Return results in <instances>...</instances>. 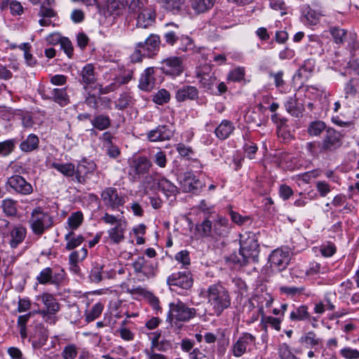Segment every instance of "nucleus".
Listing matches in <instances>:
<instances>
[{
	"instance_id": "1",
	"label": "nucleus",
	"mask_w": 359,
	"mask_h": 359,
	"mask_svg": "<svg viewBox=\"0 0 359 359\" xmlns=\"http://www.w3.org/2000/svg\"><path fill=\"white\" fill-rule=\"evenodd\" d=\"M208 303L212 315L219 316L230 307L231 299L229 290L221 283L210 285L207 290Z\"/></svg>"
},
{
	"instance_id": "2",
	"label": "nucleus",
	"mask_w": 359,
	"mask_h": 359,
	"mask_svg": "<svg viewBox=\"0 0 359 359\" xmlns=\"http://www.w3.org/2000/svg\"><path fill=\"white\" fill-rule=\"evenodd\" d=\"M160 36L151 34L144 41L135 44V50L130 55V61L133 63L140 62L144 57L154 58L160 51Z\"/></svg>"
},
{
	"instance_id": "3",
	"label": "nucleus",
	"mask_w": 359,
	"mask_h": 359,
	"mask_svg": "<svg viewBox=\"0 0 359 359\" xmlns=\"http://www.w3.org/2000/svg\"><path fill=\"white\" fill-rule=\"evenodd\" d=\"M259 245L255 233L246 232L240 235V255L244 256L250 262H259Z\"/></svg>"
},
{
	"instance_id": "4",
	"label": "nucleus",
	"mask_w": 359,
	"mask_h": 359,
	"mask_svg": "<svg viewBox=\"0 0 359 359\" xmlns=\"http://www.w3.org/2000/svg\"><path fill=\"white\" fill-rule=\"evenodd\" d=\"M156 67L158 72L165 76L175 79L184 71V58L180 56H170L161 60Z\"/></svg>"
},
{
	"instance_id": "5",
	"label": "nucleus",
	"mask_w": 359,
	"mask_h": 359,
	"mask_svg": "<svg viewBox=\"0 0 359 359\" xmlns=\"http://www.w3.org/2000/svg\"><path fill=\"white\" fill-rule=\"evenodd\" d=\"M31 215L30 227L33 233L38 236H41L53 225V217L43 212L40 208L34 209Z\"/></svg>"
},
{
	"instance_id": "6",
	"label": "nucleus",
	"mask_w": 359,
	"mask_h": 359,
	"mask_svg": "<svg viewBox=\"0 0 359 359\" xmlns=\"http://www.w3.org/2000/svg\"><path fill=\"white\" fill-rule=\"evenodd\" d=\"M170 310L167 316V321L171 323L174 319L180 322H188L196 315L194 308H189L181 301L177 303H170Z\"/></svg>"
},
{
	"instance_id": "7",
	"label": "nucleus",
	"mask_w": 359,
	"mask_h": 359,
	"mask_svg": "<svg viewBox=\"0 0 359 359\" xmlns=\"http://www.w3.org/2000/svg\"><path fill=\"white\" fill-rule=\"evenodd\" d=\"M344 134L333 128H327L321 142V149L325 154L335 152L343 144Z\"/></svg>"
},
{
	"instance_id": "8",
	"label": "nucleus",
	"mask_w": 359,
	"mask_h": 359,
	"mask_svg": "<svg viewBox=\"0 0 359 359\" xmlns=\"http://www.w3.org/2000/svg\"><path fill=\"white\" fill-rule=\"evenodd\" d=\"M66 278V272L63 269L53 270L50 267L42 269L36 276L37 282L41 285H53L60 287Z\"/></svg>"
},
{
	"instance_id": "9",
	"label": "nucleus",
	"mask_w": 359,
	"mask_h": 359,
	"mask_svg": "<svg viewBox=\"0 0 359 359\" xmlns=\"http://www.w3.org/2000/svg\"><path fill=\"white\" fill-rule=\"evenodd\" d=\"M126 194L120 192L113 187L105 188L101 193V198L104 205L111 210L118 209L126 203Z\"/></svg>"
},
{
	"instance_id": "10",
	"label": "nucleus",
	"mask_w": 359,
	"mask_h": 359,
	"mask_svg": "<svg viewBox=\"0 0 359 359\" xmlns=\"http://www.w3.org/2000/svg\"><path fill=\"white\" fill-rule=\"evenodd\" d=\"M152 163L146 156H140L133 159L130 164L128 176L131 182H138L141 177L149 172Z\"/></svg>"
},
{
	"instance_id": "11",
	"label": "nucleus",
	"mask_w": 359,
	"mask_h": 359,
	"mask_svg": "<svg viewBox=\"0 0 359 359\" xmlns=\"http://www.w3.org/2000/svg\"><path fill=\"white\" fill-rule=\"evenodd\" d=\"M167 284L172 287H178L184 290H189L194 284L191 272L189 270L172 273L167 278Z\"/></svg>"
},
{
	"instance_id": "12",
	"label": "nucleus",
	"mask_w": 359,
	"mask_h": 359,
	"mask_svg": "<svg viewBox=\"0 0 359 359\" xmlns=\"http://www.w3.org/2000/svg\"><path fill=\"white\" fill-rule=\"evenodd\" d=\"M182 191L187 193L198 194L204 184L198 179H196L193 172H185L179 177Z\"/></svg>"
},
{
	"instance_id": "13",
	"label": "nucleus",
	"mask_w": 359,
	"mask_h": 359,
	"mask_svg": "<svg viewBox=\"0 0 359 359\" xmlns=\"http://www.w3.org/2000/svg\"><path fill=\"white\" fill-rule=\"evenodd\" d=\"M255 341L256 337L252 334L248 332L242 333L236 342L232 345V354L237 358L241 357L248 351V350L250 351L248 347L250 345L255 344Z\"/></svg>"
},
{
	"instance_id": "14",
	"label": "nucleus",
	"mask_w": 359,
	"mask_h": 359,
	"mask_svg": "<svg viewBox=\"0 0 359 359\" xmlns=\"http://www.w3.org/2000/svg\"><path fill=\"white\" fill-rule=\"evenodd\" d=\"M158 72L156 67L146 68L140 76L138 88L145 92L151 91L158 80L156 78Z\"/></svg>"
},
{
	"instance_id": "15",
	"label": "nucleus",
	"mask_w": 359,
	"mask_h": 359,
	"mask_svg": "<svg viewBox=\"0 0 359 359\" xmlns=\"http://www.w3.org/2000/svg\"><path fill=\"white\" fill-rule=\"evenodd\" d=\"M48 339V330L45 326L39 323L30 331L29 340L34 349H39L46 344Z\"/></svg>"
},
{
	"instance_id": "16",
	"label": "nucleus",
	"mask_w": 359,
	"mask_h": 359,
	"mask_svg": "<svg viewBox=\"0 0 359 359\" xmlns=\"http://www.w3.org/2000/svg\"><path fill=\"white\" fill-rule=\"evenodd\" d=\"M7 184L14 191L22 195H29L33 192L32 184L19 175L10 177L7 180Z\"/></svg>"
},
{
	"instance_id": "17",
	"label": "nucleus",
	"mask_w": 359,
	"mask_h": 359,
	"mask_svg": "<svg viewBox=\"0 0 359 359\" xmlns=\"http://www.w3.org/2000/svg\"><path fill=\"white\" fill-rule=\"evenodd\" d=\"M96 168L97 165L93 161L83 158L75 167L76 180L79 183L85 184L87 175L93 173Z\"/></svg>"
},
{
	"instance_id": "18",
	"label": "nucleus",
	"mask_w": 359,
	"mask_h": 359,
	"mask_svg": "<svg viewBox=\"0 0 359 359\" xmlns=\"http://www.w3.org/2000/svg\"><path fill=\"white\" fill-rule=\"evenodd\" d=\"M269 262L271 267H276L279 271H281L289 264V253L280 249L274 250L269 256Z\"/></svg>"
},
{
	"instance_id": "19",
	"label": "nucleus",
	"mask_w": 359,
	"mask_h": 359,
	"mask_svg": "<svg viewBox=\"0 0 359 359\" xmlns=\"http://www.w3.org/2000/svg\"><path fill=\"white\" fill-rule=\"evenodd\" d=\"M134 18L136 19V26L137 27L147 28L156 22V14L155 10L149 6L146 9H143Z\"/></svg>"
},
{
	"instance_id": "20",
	"label": "nucleus",
	"mask_w": 359,
	"mask_h": 359,
	"mask_svg": "<svg viewBox=\"0 0 359 359\" xmlns=\"http://www.w3.org/2000/svg\"><path fill=\"white\" fill-rule=\"evenodd\" d=\"M198 90L196 87L189 85H183L175 91V97L177 102H182L187 100H197L198 98Z\"/></svg>"
},
{
	"instance_id": "21",
	"label": "nucleus",
	"mask_w": 359,
	"mask_h": 359,
	"mask_svg": "<svg viewBox=\"0 0 359 359\" xmlns=\"http://www.w3.org/2000/svg\"><path fill=\"white\" fill-rule=\"evenodd\" d=\"M231 229V224L228 219L217 216V219L212 223V238L217 239L227 236Z\"/></svg>"
},
{
	"instance_id": "22",
	"label": "nucleus",
	"mask_w": 359,
	"mask_h": 359,
	"mask_svg": "<svg viewBox=\"0 0 359 359\" xmlns=\"http://www.w3.org/2000/svg\"><path fill=\"white\" fill-rule=\"evenodd\" d=\"M133 267L135 273H141L147 278L154 276L155 274V268L153 264L144 257H139L133 263Z\"/></svg>"
},
{
	"instance_id": "23",
	"label": "nucleus",
	"mask_w": 359,
	"mask_h": 359,
	"mask_svg": "<svg viewBox=\"0 0 359 359\" xmlns=\"http://www.w3.org/2000/svg\"><path fill=\"white\" fill-rule=\"evenodd\" d=\"M79 81L83 85V88L87 90L88 86H91L96 82L95 74V67L92 64L85 65L79 73Z\"/></svg>"
},
{
	"instance_id": "24",
	"label": "nucleus",
	"mask_w": 359,
	"mask_h": 359,
	"mask_svg": "<svg viewBox=\"0 0 359 359\" xmlns=\"http://www.w3.org/2000/svg\"><path fill=\"white\" fill-rule=\"evenodd\" d=\"M167 29L163 34V39L166 44L170 46L177 45L181 35L179 26L174 23L167 24Z\"/></svg>"
},
{
	"instance_id": "25",
	"label": "nucleus",
	"mask_w": 359,
	"mask_h": 359,
	"mask_svg": "<svg viewBox=\"0 0 359 359\" xmlns=\"http://www.w3.org/2000/svg\"><path fill=\"white\" fill-rule=\"evenodd\" d=\"M48 93L47 98L52 100L61 107H65L70 102L67 88L50 89Z\"/></svg>"
},
{
	"instance_id": "26",
	"label": "nucleus",
	"mask_w": 359,
	"mask_h": 359,
	"mask_svg": "<svg viewBox=\"0 0 359 359\" xmlns=\"http://www.w3.org/2000/svg\"><path fill=\"white\" fill-rule=\"evenodd\" d=\"M235 126L233 123L229 120L224 119L215 129V136L220 140H224L229 137L233 133Z\"/></svg>"
},
{
	"instance_id": "27",
	"label": "nucleus",
	"mask_w": 359,
	"mask_h": 359,
	"mask_svg": "<svg viewBox=\"0 0 359 359\" xmlns=\"http://www.w3.org/2000/svg\"><path fill=\"white\" fill-rule=\"evenodd\" d=\"M40 298L45 306V308L39 311H49L48 313H57L60 310V304L53 296L48 292H43Z\"/></svg>"
},
{
	"instance_id": "28",
	"label": "nucleus",
	"mask_w": 359,
	"mask_h": 359,
	"mask_svg": "<svg viewBox=\"0 0 359 359\" xmlns=\"http://www.w3.org/2000/svg\"><path fill=\"white\" fill-rule=\"evenodd\" d=\"M172 133L167 126H158L156 129L148 133V139L151 142L170 140Z\"/></svg>"
},
{
	"instance_id": "29",
	"label": "nucleus",
	"mask_w": 359,
	"mask_h": 359,
	"mask_svg": "<svg viewBox=\"0 0 359 359\" xmlns=\"http://www.w3.org/2000/svg\"><path fill=\"white\" fill-rule=\"evenodd\" d=\"M126 226L127 222L123 221V222H118L114 227L108 230L109 238L114 243L118 244L124 240Z\"/></svg>"
},
{
	"instance_id": "30",
	"label": "nucleus",
	"mask_w": 359,
	"mask_h": 359,
	"mask_svg": "<svg viewBox=\"0 0 359 359\" xmlns=\"http://www.w3.org/2000/svg\"><path fill=\"white\" fill-rule=\"evenodd\" d=\"M39 137L34 133H31L22 141L19 147L22 152L30 153L39 149Z\"/></svg>"
},
{
	"instance_id": "31",
	"label": "nucleus",
	"mask_w": 359,
	"mask_h": 359,
	"mask_svg": "<svg viewBox=\"0 0 359 359\" xmlns=\"http://www.w3.org/2000/svg\"><path fill=\"white\" fill-rule=\"evenodd\" d=\"M285 107L286 111L294 117H299L304 110V105L297 100L295 95L287 98Z\"/></svg>"
},
{
	"instance_id": "32",
	"label": "nucleus",
	"mask_w": 359,
	"mask_h": 359,
	"mask_svg": "<svg viewBox=\"0 0 359 359\" xmlns=\"http://www.w3.org/2000/svg\"><path fill=\"white\" fill-rule=\"evenodd\" d=\"M27 229L22 225L15 226L11 231V239L10 245L12 248H15L19 244L23 242L26 237Z\"/></svg>"
},
{
	"instance_id": "33",
	"label": "nucleus",
	"mask_w": 359,
	"mask_h": 359,
	"mask_svg": "<svg viewBox=\"0 0 359 359\" xmlns=\"http://www.w3.org/2000/svg\"><path fill=\"white\" fill-rule=\"evenodd\" d=\"M290 319L294 322L310 320L311 315L309 312L308 306L303 304L294 307L290 313Z\"/></svg>"
},
{
	"instance_id": "34",
	"label": "nucleus",
	"mask_w": 359,
	"mask_h": 359,
	"mask_svg": "<svg viewBox=\"0 0 359 359\" xmlns=\"http://www.w3.org/2000/svg\"><path fill=\"white\" fill-rule=\"evenodd\" d=\"M196 76L199 79L201 86L207 90H211L217 81L215 73L211 72H205L204 71H200L197 73Z\"/></svg>"
},
{
	"instance_id": "35",
	"label": "nucleus",
	"mask_w": 359,
	"mask_h": 359,
	"mask_svg": "<svg viewBox=\"0 0 359 359\" xmlns=\"http://www.w3.org/2000/svg\"><path fill=\"white\" fill-rule=\"evenodd\" d=\"M216 0H190L191 8L198 14L210 11L215 5Z\"/></svg>"
},
{
	"instance_id": "36",
	"label": "nucleus",
	"mask_w": 359,
	"mask_h": 359,
	"mask_svg": "<svg viewBox=\"0 0 359 359\" xmlns=\"http://www.w3.org/2000/svg\"><path fill=\"white\" fill-rule=\"evenodd\" d=\"M279 290L281 294H285L287 297L290 298H295L302 294L306 295V297L310 295V292H306V288L304 286H281Z\"/></svg>"
},
{
	"instance_id": "37",
	"label": "nucleus",
	"mask_w": 359,
	"mask_h": 359,
	"mask_svg": "<svg viewBox=\"0 0 359 359\" xmlns=\"http://www.w3.org/2000/svg\"><path fill=\"white\" fill-rule=\"evenodd\" d=\"M65 240L67 241L65 249L69 251L81 245L85 241V238L82 235H78L76 236L75 233L70 231L65 234Z\"/></svg>"
},
{
	"instance_id": "38",
	"label": "nucleus",
	"mask_w": 359,
	"mask_h": 359,
	"mask_svg": "<svg viewBox=\"0 0 359 359\" xmlns=\"http://www.w3.org/2000/svg\"><path fill=\"white\" fill-rule=\"evenodd\" d=\"M158 188L167 196H176L178 194L177 187L165 177L160 179L157 183Z\"/></svg>"
},
{
	"instance_id": "39",
	"label": "nucleus",
	"mask_w": 359,
	"mask_h": 359,
	"mask_svg": "<svg viewBox=\"0 0 359 359\" xmlns=\"http://www.w3.org/2000/svg\"><path fill=\"white\" fill-rule=\"evenodd\" d=\"M90 123L94 128L99 130H104L110 127L111 121L109 116L97 114L90 119Z\"/></svg>"
},
{
	"instance_id": "40",
	"label": "nucleus",
	"mask_w": 359,
	"mask_h": 359,
	"mask_svg": "<svg viewBox=\"0 0 359 359\" xmlns=\"http://www.w3.org/2000/svg\"><path fill=\"white\" fill-rule=\"evenodd\" d=\"M149 6L147 0H131L128 4V14L135 18Z\"/></svg>"
},
{
	"instance_id": "41",
	"label": "nucleus",
	"mask_w": 359,
	"mask_h": 359,
	"mask_svg": "<svg viewBox=\"0 0 359 359\" xmlns=\"http://www.w3.org/2000/svg\"><path fill=\"white\" fill-rule=\"evenodd\" d=\"M50 167L56 169L65 177H76L75 165L72 163H59L53 162L51 163Z\"/></svg>"
},
{
	"instance_id": "42",
	"label": "nucleus",
	"mask_w": 359,
	"mask_h": 359,
	"mask_svg": "<svg viewBox=\"0 0 359 359\" xmlns=\"http://www.w3.org/2000/svg\"><path fill=\"white\" fill-rule=\"evenodd\" d=\"M196 230L202 237L212 238V222L208 217L196 226Z\"/></svg>"
},
{
	"instance_id": "43",
	"label": "nucleus",
	"mask_w": 359,
	"mask_h": 359,
	"mask_svg": "<svg viewBox=\"0 0 359 359\" xmlns=\"http://www.w3.org/2000/svg\"><path fill=\"white\" fill-rule=\"evenodd\" d=\"M326 130V124L322 121H312L307 127V133L310 136H319Z\"/></svg>"
},
{
	"instance_id": "44",
	"label": "nucleus",
	"mask_w": 359,
	"mask_h": 359,
	"mask_svg": "<svg viewBox=\"0 0 359 359\" xmlns=\"http://www.w3.org/2000/svg\"><path fill=\"white\" fill-rule=\"evenodd\" d=\"M83 215L81 211L72 212L67 219L69 229L72 231L77 229L83 223Z\"/></svg>"
},
{
	"instance_id": "45",
	"label": "nucleus",
	"mask_w": 359,
	"mask_h": 359,
	"mask_svg": "<svg viewBox=\"0 0 359 359\" xmlns=\"http://www.w3.org/2000/svg\"><path fill=\"white\" fill-rule=\"evenodd\" d=\"M160 3L163 8L173 14L180 13L182 4L181 0H160Z\"/></svg>"
},
{
	"instance_id": "46",
	"label": "nucleus",
	"mask_w": 359,
	"mask_h": 359,
	"mask_svg": "<svg viewBox=\"0 0 359 359\" xmlns=\"http://www.w3.org/2000/svg\"><path fill=\"white\" fill-rule=\"evenodd\" d=\"M226 264H232L234 266H246L249 262L244 256H241L240 252L237 254L233 252L228 257H224Z\"/></svg>"
},
{
	"instance_id": "47",
	"label": "nucleus",
	"mask_w": 359,
	"mask_h": 359,
	"mask_svg": "<svg viewBox=\"0 0 359 359\" xmlns=\"http://www.w3.org/2000/svg\"><path fill=\"white\" fill-rule=\"evenodd\" d=\"M127 3V0H107V9L112 14L119 15Z\"/></svg>"
},
{
	"instance_id": "48",
	"label": "nucleus",
	"mask_w": 359,
	"mask_h": 359,
	"mask_svg": "<svg viewBox=\"0 0 359 359\" xmlns=\"http://www.w3.org/2000/svg\"><path fill=\"white\" fill-rule=\"evenodd\" d=\"M17 202L12 199H5L2 201L1 208L8 217H13L17 214Z\"/></svg>"
},
{
	"instance_id": "49",
	"label": "nucleus",
	"mask_w": 359,
	"mask_h": 359,
	"mask_svg": "<svg viewBox=\"0 0 359 359\" xmlns=\"http://www.w3.org/2000/svg\"><path fill=\"white\" fill-rule=\"evenodd\" d=\"M17 142L15 139H10L0 142V156H7L11 154L15 148Z\"/></svg>"
},
{
	"instance_id": "50",
	"label": "nucleus",
	"mask_w": 359,
	"mask_h": 359,
	"mask_svg": "<svg viewBox=\"0 0 359 359\" xmlns=\"http://www.w3.org/2000/svg\"><path fill=\"white\" fill-rule=\"evenodd\" d=\"M170 100V93L164 88L158 90V92L153 95L152 98L153 102L158 105L166 104L169 102Z\"/></svg>"
},
{
	"instance_id": "51",
	"label": "nucleus",
	"mask_w": 359,
	"mask_h": 359,
	"mask_svg": "<svg viewBox=\"0 0 359 359\" xmlns=\"http://www.w3.org/2000/svg\"><path fill=\"white\" fill-rule=\"evenodd\" d=\"M104 266L95 263L90 270L89 278L93 283H100L103 279V269Z\"/></svg>"
},
{
	"instance_id": "52",
	"label": "nucleus",
	"mask_w": 359,
	"mask_h": 359,
	"mask_svg": "<svg viewBox=\"0 0 359 359\" xmlns=\"http://www.w3.org/2000/svg\"><path fill=\"white\" fill-rule=\"evenodd\" d=\"M151 348L161 352H166L172 348V344L170 341L163 339L159 341L156 339L151 340Z\"/></svg>"
},
{
	"instance_id": "53",
	"label": "nucleus",
	"mask_w": 359,
	"mask_h": 359,
	"mask_svg": "<svg viewBox=\"0 0 359 359\" xmlns=\"http://www.w3.org/2000/svg\"><path fill=\"white\" fill-rule=\"evenodd\" d=\"M330 32L336 43H342L346 36V30L339 27H330Z\"/></svg>"
},
{
	"instance_id": "54",
	"label": "nucleus",
	"mask_w": 359,
	"mask_h": 359,
	"mask_svg": "<svg viewBox=\"0 0 359 359\" xmlns=\"http://www.w3.org/2000/svg\"><path fill=\"white\" fill-rule=\"evenodd\" d=\"M178 49L182 52H186L193 48L194 42L191 37L187 35L181 34L179 42L177 44Z\"/></svg>"
},
{
	"instance_id": "55",
	"label": "nucleus",
	"mask_w": 359,
	"mask_h": 359,
	"mask_svg": "<svg viewBox=\"0 0 359 359\" xmlns=\"http://www.w3.org/2000/svg\"><path fill=\"white\" fill-rule=\"evenodd\" d=\"M88 255V250L83 247L80 250H74L69 256V263H77L86 258Z\"/></svg>"
},
{
	"instance_id": "56",
	"label": "nucleus",
	"mask_w": 359,
	"mask_h": 359,
	"mask_svg": "<svg viewBox=\"0 0 359 359\" xmlns=\"http://www.w3.org/2000/svg\"><path fill=\"white\" fill-rule=\"evenodd\" d=\"M321 148L320 141L308 142L306 146L308 152L314 157H318L320 154H325Z\"/></svg>"
},
{
	"instance_id": "57",
	"label": "nucleus",
	"mask_w": 359,
	"mask_h": 359,
	"mask_svg": "<svg viewBox=\"0 0 359 359\" xmlns=\"http://www.w3.org/2000/svg\"><path fill=\"white\" fill-rule=\"evenodd\" d=\"M278 351L280 359H299L292 353L290 346L286 343L281 344Z\"/></svg>"
},
{
	"instance_id": "58",
	"label": "nucleus",
	"mask_w": 359,
	"mask_h": 359,
	"mask_svg": "<svg viewBox=\"0 0 359 359\" xmlns=\"http://www.w3.org/2000/svg\"><path fill=\"white\" fill-rule=\"evenodd\" d=\"M359 80L357 79H351L346 84L344 88L345 97H354L357 93L356 87L358 85Z\"/></svg>"
},
{
	"instance_id": "59",
	"label": "nucleus",
	"mask_w": 359,
	"mask_h": 359,
	"mask_svg": "<svg viewBox=\"0 0 359 359\" xmlns=\"http://www.w3.org/2000/svg\"><path fill=\"white\" fill-rule=\"evenodd\" d=\"M229 214L231 221L239 226L244 224L251 219L250 216H242L238 212L233 210L231 207H229Z\"/></svg>"
},
{
	"instance_id": "60",
	"label": "nucleus",
	"mask_w": 359,
	"mask_h": 359,
	"mask_svg": "<svg viewBox=\"0 0 359 359\" xmlns=\"http://www.w3.org/2000/svg\"><path fill=\"white\" fill-rule=\"evenodd\" d=\"M175 147L180 156L188 160L193 158L192 156L194 155V151L191 147L186 146L183 143L176 144Z\"/></svg>"
},
{
	"instance_id": "61",
	"label": "nucleus",
	"mask_w": 359,
	"mask_h": 359,
	"mask_svg": "<svg viewBox=\"0 0 359 359\" xmlns=\"http://www.w3.org/2000/svg\"><path fill=\"white\" fill-rule=\"evenodd\" d=\"M77 354L78 348L73 344L65 346L62 351V356L64 359H75Z\"/></svg>"
},
{
	"instance_id": "62",
	"label": "nucleus",
	"mask_w": 359,
	"mask_h": 359,
	"mask_svg": "<svg viewBox=\"0 0 359 359\" xmlns=\"http://www.w3.org/2000/svg\"><path fill=\"white\" fill-rule=\"evenodd\" d=\"M61 48L67 54L69 58H72L74 55V47L72 41L67 37H61L59 40Z\"/></svg>"
},
{
	"instance_id": "63",
	"label": "nucleus",
	"mask_w": 359,
	"mask_h": 359,
	"mask_svg": "<svg viewBox=\"0 0 359 359\" xmlns=\"http://www.w3.org/2000/svg\"><path fill=\"white\" fill-rule=\"evenodd\" d=\"M304 17L309 25H316L318 21V15L309 6L304 8L303 11Z\"/></svg>"
},
{
	"instance_id": "64",
	"label": "nucleus",
	"mask_w": 359,
	"mask_h": 359,
	"mask_svg": "<svg viewBox=\"0 0 359 359\" xmlns=\"http://www.w3.org/2000/svg\"><path fill=\"white\" fill-rule=\"evenodd\" d=\"M320 251L323 257H330L336 253L337 248L333 243L327 242L320 246Z\"/></svg>"
}]
</instances>
